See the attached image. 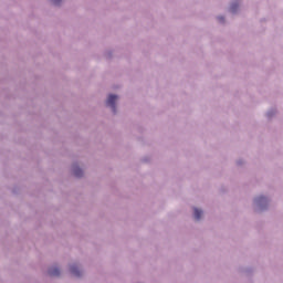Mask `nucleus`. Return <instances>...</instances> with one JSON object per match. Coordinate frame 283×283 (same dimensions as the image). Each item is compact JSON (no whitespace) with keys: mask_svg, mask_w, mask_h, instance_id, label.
Returning <instances> with one entry per match:
<instances>
[{"mask_svg":"<svg viewBox=\"0 0 283 283\" xmlns=\"http://www.w3.org/2000/svg\"><path fill=\"white\" fill-rule=\"evenodd\" d=\"M54 3L55 4L61 3V0H54Z\"/></svg>","mask_w":283,"mask_h":283,"instance_id":"nucleus-8","label":"nucleus"},{"mask_svg":"<svg viewBox=\"0 0 283 283\" xmlns=\"http://www.w3.org/2000/svg\"><path fill=\"white\" fill-rule=\"evenodd\" d=\"M195 218L200 220V218H202V210L195 208Z\"/></svg>","mask_w":283,"mask_h":283,"instance_id":"nucleus-4","label":"nucleus"},{"mask_svg":"<svg viewBox=\"0 0 283 283\" xmlns=\"http://www.w3.org/2000/svg\"><path fill=\"white\" fill-rule=\"evenodd\" d=\"M74 176H76V178H81V176H83V170L78 167L74 168Z\"/></svg>","mask_w":283,"mask_h":283,"instance_id":"nucleus-5","label":"nucleus"},{"mask_svg":"<svg viewBox=\"0 0 283 283\" xmlns=\"http://www.w3.org/2000/svg\"><path fill=\"white\" fill-rule=\"evenodd\" d=\"M231 10H232V12H234V11H235V7L232 6V7H231Z\"/></svg>","mask_w":283,"mask_h":283,"instance_id":"nucleus-9","label":"nucleus"},{"mask_svg":"<svg viewBox=\"0 0 283 283\" xmlns=\"http://www.w3.org/2000/svg\"><path fill=\"white\" fill-rule=\"evenodd\" d=\"M264 200H266V198H264V197H259V198L256 199V203H258V205H262V202H264Z\"/></svg>","mask_w":283,"mask_h":283,"instance_id":"nucleus-6","label":"nucleus"},{"mask_svg":"<svg viewBox=\"0 0 283 283\" xmlns=\"http://www.w3.org/2000/svg\"><path fill=\"white\" fill-rule=\"evenodd\" d=\"M218 19H219L220 23L224 22V18L223 17H219Z\"/></svg>","mask_w":283,"mask_h":283,"instance_id":"nucleus-7","label":"nucleus"},{"mask_svg":"<svg viewBox=\"0 0 283 283\" xmlns=\"http://www.w3.org/2000/svg\"><path fill=\"white\" fill-rule=\"evenodd\" d=\"M71 273H72V275H75V277H81V271L78 270V268L76 265L71 266Z\"/></svg>","mask_w":283,"mask_h":283,"instance_id":"nucleus-2","label":"nucleus"},{"mask_svg":"<svg viewBox=\"0 0 283 283\" xmlns=\"http://www.w3.org/2000/svg\"><path fill=\"white\" fill-rule=\"evenodd\" d=\"M116 101H118V96L116 95H109L106 101L107 107H111L114 113H116Z\"/></svg>","mask_w":283,"mask_h":283,"instance_id":"nucleus-1","label":"nucleus"},{"mask_svg":"<svg viewBox=\"0 0 283 283\" xmlns=\"http://www.w3.org/2000/svg\"><path fill=\"white\" fill-rule=\"evenodd\" d=\"M49 275H52V276L61 275V271L57 268H52L49 270Z\"/></svg>","mask_w":283,"mask_h":283,"instance_id":"nucleus-3","label":"nucleus"}]
</instances>
